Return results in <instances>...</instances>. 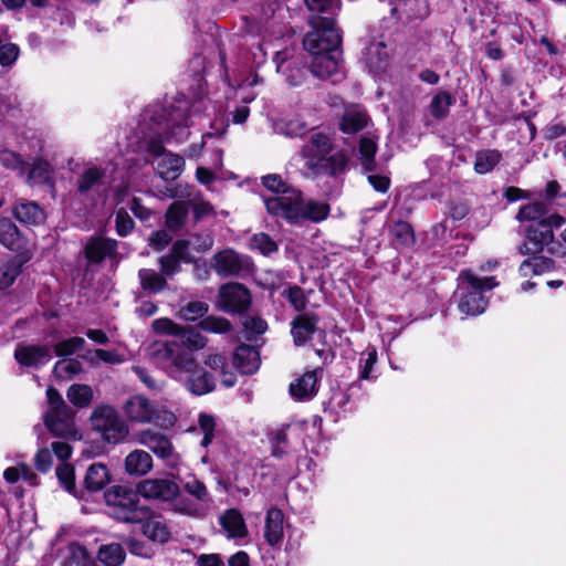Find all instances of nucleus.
<instances>
[{
    "label": "nucleus",
    "mask_w": 566,
    "mask_h": 566,
    "mask_svg": "<svg viewBox=\"0 0 566 566\" xmlns=\"http://www.w3.org/2000/svg\"><path fill=\"white\" fill-rule=\"evenodd\" d=\"M318 324V317L312 313H304L297 315L291 322V334L293 336L294 344L302 346L312 339L316 332Z\"/></svg>",
    "instance_id": "dca6fc26"
},
{
    "label": "nucleus",
    "mask_w": 566,
    "mask_h": 566,
    "mask_svg": "<svg viewBox=\"0 0 566 566\" xmlns=\"http://www.w3.org/2000/svg\"><path fill=\"white\" fill-rule=\"evenodd\" d=\"M158 334L176 336L179 339L155 342L149 346V355L154 358L168 361L169 375L182 381L185 387L193 395H206L216 387L213 376L200 368L192 352L207 346L208 339L199 332L184 327L172 319L157 318L151 324Z\"/></svg>",
    "instance_id": "f257e3e1"
},
{
    "label": "nucleus",
    "mask_w": 566,
    "mask_h": 566,
    "mask_svg": "<svg viewBox=\"0 0 566 566\" xmlns=\"http://www.w3.org/2000/svg\"><path fill=\"white\" fill-rule=\"evenodd\" d=\"M161 273L166 276H172L180 271V261L175 256L167 254L159 259Z\"/></svg>",
    "instance_id": "69168bd1"
},
{
    "label": "nucleus",
    "mask_w": 566,
    "mask_h": 566,
    "mask_svg": "<svg viewBox=\"0 0 566 566\" xmlns=\"http://www.w3.org/2000/svg\"><path fill=\"white\" fill-rule=\"evenodd\" d=\"M140 523L143 524L144 535L150 541L160 544L169 541L170 531L163 516L149 513V511L146 510V516Z\"/></svg>",
    "instance_id": "a211bd4d"
},
{
    "label": "nucleus",
    "mask_w": 566,
    "mask_h": 566,
    "mask_svg": "<svg viewBox=\"0 0 566 566\" xmlns=\"http://www.w3.org/2000/svg\"><path fill=\"white\" fill-rule=\"evenodd\" d=\"M283 296L289 301L295 311L303 312L306 308L308 300L301 287L291 286L283 292Z\"/></svg>",
    "instance_id": "13d9d810"
},
{
    "label": "nucleus",
    "mask_w": 566,
    "mask_h": 566,
    "mask_svg": "<svg viewBox=\"0 0 566 566\" xmlns=\"http://www.w3.org/2000/svg\"><path fill=\"white\" fill-rule=\"evenodd\" d=\"M318 371H319L318 369L307 371L302 377H300V378L295 379L293 382H291V385H290L291 395L294 398L300 399V400L312 398L317 391L316 385H317V380H318V376H317Z\"/></svg>",
    "instance_id": "a878e982"
},
{
    "label": "nucleus",
    "mask_w": 566,
    "mask_h": 566,
    "mask_svg": "<svg viewBox=\"0 0 566 566\" xmlns=\"http://www.w3.org/2000/svg\"><path fill=\"white\" fill-rule=\"evenodd\" d=\"M311 24L313 31L306 33L303 45L312 56V73L321 78L331 77L339 69L340 34L331 18L315 17Z\"/></svg>",
    "instance_id": "f03ea898"
},
{
    "label": "nucleus",
    "mask_w": 566,
    "mask_h": 566,
    "mask_svg": "<svg viewBox=\"0 0 566 566\" xmlns=\"http://www.w3.org/2000/svg\"><path fill=\"white\" fill-rule=\"evenodd\" d=\"M0 163L11 169L19 170L23 172L27 168L25 164L20 159V157L10 150H3L0 153Z\"/></svg>",
    "instance_id": "e2e57ef3"
},
{
    "label": "nucleus",
    "mask_w": 566,
    "mask_h": 566,
    "mask_svg": "<svg viewBox=\"0 0 566 566\" xmlns=\"http://www.w3.org/2000/svg\"><path fill=\"white\" fill-rule=\"evenodd\" d=\"M56 476L64 489L72 493L75 488L74 468L69 463H62L56 468Z\"/></svg>",
    "instance_id": "bf43d9fd"
},
{
    "label": "nucleus",
    "mask_w": 566,
    "mask_h": 566,
    "mask_svg": "<svg viewBox=\"0 0 566 566\" xmlns=\"http://www.w3.org/2000/svg\"><path fill=\"white\" fill-rule=\"evenodd\" d=\"M251 304L249 290L239 283H228L220 287L218 306L228 313H241Z\"/></svg>",
    "instance_id": "9d476101"
},
{
    "label": "nucleus",
    "mask_w": 566,
    "mask_h": 566,
    "mask_svg": "<svg viewBox=\"0 0 566 566\" xmlns=\"http://www.w3.org/2000/svg\"><path fill=\"white\" fill-rule=\"evenodd\" d=\"M66 397L75 407L85 408L94 400V391L88 385L73 384L67 389Z\"/></svg>",
    "instance_id": "f704fd0d"
},
{
    "label": "nucleus",
    "mask_w": 566,
    "mask_h": 566,
    "mask_svg": "<svg viewBox=\"0 0 566 566\" xmlns=\"http://www.w3.org/2000/svg\"><path fill=\"white\" fill-rule=\"evenodd\" d=\"M395 242L399 245H410L415 241L412 228L409 223L399 221L390 230Z\"/></svg>",
    "instance_id": "864d4df0"
},
{
    "label": "nucleus",
    "mask_w": 566,
    "mask_h": 566,
    "mask_svg": "<svg viewBox=\"0 0 566 566\" xmlns=\"http://www.w3.org/2000/svg\"><path fill=\"white\" fill-rule=\"evenodd\" d=\"M82 364L75 358L59 360L54 366V374L62 379H70L82 371Z\"/></svg>",
    "instance_id": "3c124183"
},
{
    "label": "nucleus",
    "mask_w": 566,
    "mask_h": 566,
    "mask_svg": "<svg viewBox=\"0 0 566 566\" xmlns=\"http://www.w3.org/2000/svg\"><path fill=\"white\" fill-rule=\"evenodd\" d=\"M111 480L109 471L105 464L93 463L88 467L84 484L88 491H101Z\"/></svg>",
    "instance_id": "c85d7f7f"
},
{
    "label": "nucleus",
    "mask_w": 566,
    "mask_h": 566,
    "mask_svg": "<svg viewBox=\"0 0 566 566\" xmlns=\"http://www.w3.org/2000/svg\"><path fill=\"white\" fill-rule=\"evenodd\" d=\"M105 170L96 166L87 167L78 176L76 190L82 196L98 193L104 186Z\"/></svg>",
    "instance_id": "6ab92c4d"
},
{
    "label": "nucleus",
    "mask_w": 566,
    "mask_h": 566,
    "mask_svg": "<svg viewBox=\"0 0 566 566\" xmlns=\"http://www.w3.org/2000/svg\"><path fill=\"white\" fill-rule=\"evenodd\" d=\"M85 346V339L82 337H71L64 340L59 342L55 345V354L60 357L71 356L78 350L83 349Z\"/></svg>",
    "instance_id": "6e6d98bb"
},
{
    "label": "nucleus",
    "mask_w": 566,
    "mask_h": 566,
    "mask_svg": "<svg viewBox=\"0 0 566 566\" xmlns=\"http://www.w3.org/2000/svg\"><path fill=\"white\" fill-rule=\"evenodd\" d=\"M249 245L251 250H256L265 256L277 251L276 242L269 234L263 232L252 235Z\"/></svg>",
    "instance_id": "09e8293b"
},
{
    "label": "nucleus",
    "mask_w": 566,
    "mask_h": 566,
    "mask_svg": "<svg viewBox=\"0 0 566 566\" xmlns=\"http://www.w3.org/2000/svg\"><path fill=\"white\" fill-rule=\"evenodd\" d=\"M329 211V205L326 202L312 199L304 200L302 192L298 191L297 198L291 201L280 218L290 223L321 222L328 217Z\"/></svg>",
    "instance_id": "1a4fd4ad"
},
{
    "label": "nucleus",
    "mask_w": 566,
    "mask_h": 566,
    "mask_svg": "<svg viewBox=\"0 0 566 566\" xmlns=\"http://www.w3.org/2000/svg\"><path fill=\"white\" fill-rule=\"evenodd\" d=\"M51 168L45 161H35L28 171L27 181L30 185H41L50 180Z\"/></svg>",
    "instance_id": "603ef678"
},
{
    "label": "nucleus",
    "mask_w": 566,
    "mask_h": 566,
    "mask_svg": "<svg viewBox=\"0 0 566 566\" xmlns=\"http://www.w3.org/2000/svg\"><path fill=\"white\" fill-rule=\"evenodd\" d=\"M171 197L186 199L187 205L192 207L196 219H201L213 213V207L209 202L202 200L200 193L198 191H193L188 185H178Z\"/></svg>",
    "instance_id": "f3484780"
},
{
    "label": "nucleus",
    "mask_w": 566,
    "mask_h": 566,
    "mask_svg": "<svg viewBox=\"0 0 566 566\" xmlns=\"http://www.w3.org/2000/svg\"><path fill=\"white\" fill-rule=\"evenodd\" d=\"M553 262L552 260L544 256H532L524 260L520 268L518 273L523 277H528L532 275L543 274L552 269Z\"/></svg>",
    "instance_id": "c9c22d12"
},
{
    "label": "nucleus",
    "mask_w": 566,
    "mask_h": 566,
    "mask_svg": "<svg viewBox=\"0 0 566 566\" xmlns=\"http://www.w3.org/2000/svg\"><path fill=\"white\" fill-rule=\"evenodd\" d=\"M453 103L452 96L446 92H439L433 96L430 103V112L436 118H443L449 113V108Z\"/></svg>",
    "instance_id": "8fccbe9b"
},
{
    "label": "nucleus",
    "mask_w": 566,
    "mask_h": 566,
    "mask_svg": "<svg viewBox=\"0 0 566 566\" xmlns=\"http://www.w3.org/2000/svg\"><path fill=\"white\" fill-rule=\"evenodd\" d=\"M377 144L369 137H363L359 143V163L366 171H373L376 168L375 155Z\"/></svg>",
    "instance_id": "58836bf2"
},
{
    "label": "nucleus",
    "mask_w": 566,
    "mask_h": 566,
    "mask_svg": "<svg viewBox=\"0 0 566 566\" xmlns=\"http://www.w3.org/2000/svg\"><path fill=\"white\" fill-rule=\"evenodd\" d=\"M219 521L222 530L230 538H241L248 534L247 525L241 513L234 509L224 512Z\"/></svg>",
    "instance_id": "bb28decb"
},
{
    "label": "nucleus",
    "mask_w": 566,
    "mask_h": 566,
    "mask_svg": "<svg viewBox=\"0 0 566 566\" xmlns=\"http://www.w3.org/2000/svg\"><path fill=\"white\" fill-rule=\"evenodd\" d=\"M187 493L193 496L197 501L206 503L209 501V492L206 485L196 476L189 475L180 480Z\"/></svg>",
    "instance_id": "de8ad7c7"
},
{
    "label": "nucleus",
    "mask_w": 566,
    "mask_h": 566,
    "mask_svg": "<svg viewBox=\"0 0 566 566\" xmlns=\"http://www.w3.org/2000/svg\"><path fill=\"white\" fill-rule=\"evenodd\" d=\"M184 158L175 154H165L156 161V170L165 180L177 179L184 171Z\"/></svg>",
    "instance_id": "393cba45"
},
{
    "label": "nucleus",
    "mask_w": 566,
    "mask_h": 566,
    "mask_svg": "<svg viewBox=\"0 0 566 566\" xmlns=\"http://www.w3.org/2000/svg\"><path fill=\"white\" fill-rule=\"evenodd\" d=\"M368 123V117L358 107L347 108L342 117L340 129L346 134H355L363 129Z\"/></svg>",
    "instance_id": "2f4dec72"
},
{
    "label": "nucleus",
    "mask_w": 566,
    "mask_h": 566,
    "mask_svg": "<svg viewBox=\"0 0 566 566\" xmlns=\"http://www.w3.org/2000/svg\"><path fill=\"white\" fill-rule=\"evenodd\" d=\"M139 495L137 490L124 485H114L104 494L111 515L126 523L142 522L146 516V509L138 505Z\"/></svg>",
    "instance_id": "39448f33"
},
{
    "label": "nucleus",
    "mask_w": 566,
    "mask_h": 566,
    "mask_svg": "<svg viewBox=\"0 0 566 566\" xmlns=\"http://www.w3.org/2000/svg\"><path fill=\"white\" fill-rule=\"evenodd\" d=\"M140 286L150 293H159L167 286L166 276L153 269H142L138 272Z\"/></svg>",
    "instance_id": "72a5a7b5"
},
{
    "label": "nucleus",
    "mask_w": 566,
    "mask_h": 566,
    "mask_svg": "<svg viewBox=\"0 0 566 566\" xmlns=\"http://www.w3.org/2000/svg\"><path fill=\"white\" fill-rule=\"evenodd\" d=\"M123 410L132 422L150 423L158 418V410L144 396H133L124 405Z\"/></svg>",
    "instance_id": "ddd939ff"
},
{
    "label": "nucleus",
    "mask_w": 566,
    "mask_h": 566,
    "mask_svg": "<svg viewBox=\"0 0 566 566\" xmlns=\"http://www.w3.org/2000/svg\"><path fill=\"white\" fill-rule=\"evenodd\" d=\"M153 469V458L145 450L136 449L125 458V471L129 475L143 476Z\"/></svg>",
    "instance_id": "b1692460"
},
{
    "label": "nucleus",
    "mask_w": 566,
    "mask_h": 566,
    "mask_svg": "<svg viewBox=\"0 0 566 566\" xmlns=\"http://www.w3.org/2000/svg\"><path fill=\"white\" fill-rule=\"evenodd\" d=\"M332 153V142L322 133L313 134L296 155L303 163L305 176H317L328 170Z\"/></svg>",
    "instance_id": "423d86ee"
},
{
    "label": "nucleus",
    "mask_w": 566,
    "mask_h": 566,
    "mask_svg": "<svg viewBox=\"0 0 566 566\" xmlns=\"http://www.w3.org/2000/svg\"><path fill=\"white\" fill-rule=\"evenodd\" d=\"M46 428L55 436L75 438L77 431L74 426L72 411L69 408L57 411H48L44 417Z\"/></svg>",
    "instance_id": "2eb2a0df"
},
{
    "label": "nucleus",
    "mask_w": 566,
    "mask_h": 566,
    "mask_svg": "<svg viewBox=\"0 0 566 566\" xmlns=\"http://www.w3.org/2000/svg\"><path fill=\"white\" fill-rule=\"evenodd\" d=\"M170 241L171 237L167 231L158 230L150 235L149 245H151L155 250L160 251L165 249Z\"/></svg>",
    "instance_id": "774afa93"
},
{
    "label": "nucleus",
    "mask_w": 566,
    "mask_h": 566,
    "mask_svg": "<svg viewBox=\"0 0 566 566\" xmlns=\"http://www.w3.org/2000/svg\"><path fill=\"white\" fill-rule=\"evenodd\" d=\"M97 559L106 566H119L125 559V551L117 543L101 546Z\"/></svg>",
    "instance_id": "e433bc0d"
},
{
    "label": "nucleus",
    "mask_w": 566,
    "mask_h": 566,
    "mask_svg": "<svg viewBox=\"0 0 566 566\" xmlns=\"http://www.w3.org/2000/svg\"><path fill=\"white\" fill-rule=\"evenodd\" d=\"M199 326L202 331L216 334H224L231 329V324L228 319L217 316H208L203 318Z\"/></svg>",
    "instance_id": "5fc2aeb1"
},
{
    "label": "nucleus",
    "mask_w": 566,
    "mask_h": 566,
    "mask_svg": "<svg viewBox=\"0 0 566 566\" xmlns=\"http://www.w3.org/2000/svg\"><path fill=\"white\" fill-rule=\"evenodd\" d=\"M116 231L119 235H127L134 228V221L124 210H118L115 218Z\"/></svg>",
    "instance_id": "0e129e2a"
},
{
    "label": "nucleus",
    "mask_w": 566,
    "mask_h": 566,
    "mask_svg": "<svg viewBox=\"0 0 566 566\" xmlns=\"http://www.w3.org/2000/svg\"><path fill=\"white\" fill-rule=\"evenodd\" d=\"M20 54L19 46L13 43L0 45V65L3 67H12Z\"/></svg>",
    "instance_id": "052dcab7"
},
{
    "label": "nucleus",
    "mask_w": 566,
    "mask_h": 566,
    "mask_svg": "<svg viewBox=\"0 0 566 566\" xmlns=\"http://www.w3.org/2000/svg\"><path fill=\"white\" fill-rule=\"evenodd\" d=\"M565 219L553 213L546 218V221L532 223L526 228V237L535 247V251L542 252L546 247L548 252L557 256H566V248L559 242L554 241V228H560Z\"/></svg>",
    "instance_id": "0eeeda50"
},
{
    "label": "nucleus",
    "mask_w": 566,
    "mask_h": 566,
    "mask_svg": "<svg viewBox=\"0 0 566 566\" xmlns=\"http://www.w3.org/2000/svg\"><path fill=\"white\" fill-rule=\"evenodd\" d=\"M502 154L496 149L482 150L476 154L474 170L478 174H488L501 161Z\"/></svg>",
    "instance_id": "4c0bfd02"
},
{
    "label": "nucleus",
    "mask_w": 566,
    "mask_h": 566,
    "mask_svg": "<svg viewBox=\"0 0 566 566\" xmlns=\"http://www.w3.org/2000/svg\"><path fill=\"white\" fill-rule=\"evenodd\" d=\"M90 421L92 429L106 443H120L129 433L126 421L122 419L115 407L108 403L97 405L91 413Z\"/></svg>",
    "instance_id": "20e7f679"
},
{
    "label": "nucleus",
    "mask_w": 566,
    "mask_h": 566,
    "mask_svg": "<svg viewBox=\"0 0 566 566\" xmlns=\"http://www.w3.org/2000/svg\"><path fill=\"white\" fill-rule=\"evenodd\" d=\"M259 352L250 345H240L233 355V364L242 374L251 375L260 367Z\"/></svg>",
    "instance_id": "5701e85b"
},
{
    "label": "nucleus",
    "mask_w": 566,
    "mask_h": 566,
    "mask_svg": "<svg viewBox=\"0 0 566 566\" xmlns=\"http://www.w3.org/2000/svg\"><path fill=\"white\" fill-rule=\"evenodd\" d=\"M205 365L212 371L219 374L221 382L226 387L234 386L237 377L234 373L227 368V358L218 353H211L207 355Z\"/></svg>",
    "instance_id": "c756f323"
},
{
    "label": "nucleus",
    "mask_w": 566,
    "mask_h": 566,
    "mask_svg": "<svg viewBox=\"0 0 566 566\" xmlns=\"http://www.w3.org/2000/svg\"><path fill=\"white\" fill-rule=\"evenodd\" d=\"M67 557L64 566H94L93 558L88 555L85 547L73 543L67 547Z\"/></svg>",
    "instance_id": "49530a36"
},
{
    "label": "nucleus",
    "mask_w": 566,
    "mask_h": 566,
    "mask_svg": "<svg viewBox=\"0 0 566 566\" xmlns=\"http://www.w3.org/2000/svg\"><path fill=\"white\" fill-rule=\"evenodd\" d=\"M209 306L202 301H191L181 306L177 317L185 322H196L208 313Z\"/></svg>",
    "instance_id": "a18cd8bd"
},
{
    "label": "nucleus",
    "mask_w": 566,
    "mask_h": 566,
    "mask_svg": "<svg viewBox=\"0 0 566 566\" xmlns=\"http://www.w3.org/2000/svg\"><path fill=\"white\" fill-rule=\"evenodd\" d=\"M14 357L21 365L38 367L51 359V353L46 346H19L14 352Z\"/></svg>",
    "instance_id": "aec40b11"
},
{
    "label": "nucleus",
    "mask_w": 566,
    "mask_h": 566,
    "mask_svg": "<svg viewBox=\"0 0 566 566\" xmlns=\"http://www.w3.org/2000/svg\"><path fill=\"white\" fill-rule=\"evenodd\" d=\"M138 442L160 459L175 461L177 458L170 440L159 432L143 430L138 434Z\"/></svg>",
    "instance_id": "4468645a"
},
{
    "label": "nucleus",
    "mask_w": 566,
    "mask_h": 566,
    "mask_svg": "<svg viewBox=\"0 0 566 566\" xmlns=\"http://www.w3.org/2000/svg\"><path fill=\"white\" fill-rule=\"evenodd\" d=\"M284 514L281 510L272 507L266 512L264 538L271 546L281 544L284 535L283 531Z\"/></svg>",
    "instance_id": "4be33fe9"
},
{
    "label": "nucleus",
    "mask_w": 566,
    "mask_h": 566,
    "mask_svg": "<svg viewBox=\"0 0 566 566\" xmlns=\"http://www.w3.org/2000/svg\"><path fill=\"white\" fill-rule=\"evenodd\" d=\"M179 491L178 483L168 478L145 479L137 484V492L147 500L170 501Z\"/></svg>",
    "instance_id": "f8f14e48"
},
{
    "label": "nucleus",
    "mask_w": 566,
    "mask_h": 566,
    "mask_svg": "<svg viewBox=\"0 0 566 566\" xmlns=\"http://www.w3.org/2000/svg\"><path fill=\"white\" fill-rule=\"evenodd\" d=\"M12 213L21 223L38 226L44 222L43 209L33 201L19 200L12 208Z\"/></svg>",
    "instance_id": "412c9836"
},
{
    "label": "nucleus",
    "mask_w": 566,
    "mask_h": 566,
    "mask_svg": "<svg viewBox=\"0 0 566 566\" xmlns=\"http://www.w3.org/2000/svg\"><path fill=\"white\" fill-rule=\"evenodd\" d=\"M499 285L495 276H479L472 270H462L458 276V308L464 316L482 314L488 307L484 292Z\"/></svg>",
    "instance_id": "7ed1b4c3"
},
{
    "label": "nucleus",
    "mask_w": 566,
    "mask_h": 566,
    "mask_svg": "<svg viewBox=\"0 0 566 566\" xmlns=\"http://www.w3.org/2000/svg\"><path fill=\"white\" fill-rule=\"evenodd\" d=\"M188 217L186 199L172 202L166 212V226L169 230L177 231L182 228Z\"/></svg>",
    "instance_id": "473e14b6"
},
{
    "label": "nucleus",
    "mask_w": 566,
    "mask_h": 566,
    "mask_svg": "<svg viewBox=\"0 0 566 566\" xmlns=\"http://www.w3.org/2000/svg\"><path fill=\"white\" fill-rule=\"evenodd\" d=\"M52 453L48 448L40 449L35 454V467L41 472H48L52 468Z\"/></svg>",
    "instance_id": "338daca9"
},
{
    "label": "nucleus",
    "mask_w": 566,
    "mask_h": 566,
    "mask_svg": "<svg viewBox=\"0 0 566 566\" xmlns=\"http://www.w3.org/2000/svg\"><path fill=\"white\" fill-rule=\"evenodd\" d=\"M262 185L272 192L263 197V202L269 214L280 218L291 201L298 196V189L285 182L280 175L272 174L262 177Z\"/></svg>",
    "instance_id": "6e6552de"
},
{
    "label": "nucleus",
    "mask_w": 566,
    "mask_h": 566,
    "mask_svg": "<svg viewBox=\"0 0 566 566\" xmlns=\"http://www.w3.org/2000/svg\"><path fill=\"white\" fill-rule=\"evenodd\" d=\"M389 57V51L384 42H374L366 50V60L370 69L378 70Z\"/></svg>",
    "instance_id": "79ce46f5"
},
{
    "label": "nucleus",
    "mask_w": 566,
    "mask_h": 566,
    "mask_svg": "<svg viewBox=\"0 0 566 566\" xmlns=\"http://www.w3.org/2000/svg\"><path fill=\"white\" fill-rule=\"evenodd\" d=\"M3 479L11 484L23 480L33 485L35 484L36 474L29 465L22 463L17 467L7 468L3 472Z\"/></svg>",
    "instance_id": "37998d69"
},
{
    "label": "nucleus",
    "mask_w": 566,
    "mask_h": 566,
    "mask_svg": "<svg viewBox=\"0 0 566 566\" xmlns=\"http://www.w3.org/2000/svg\"><path fill=\"white\" fill-rule=\"evenodd\" d=\"M377 363V353L375 348H368L364 356L360 358L359 364V377L360 379H369L370 371L373 370L375 364Z\"/></svg>",
    "instance_id": "680f3d73"
},
{
    "label": "nucleus",
    "mask_w": 566,
    "mask_h": 566,
    "mask_svg": "<svg viewBox=\"0 0 566 566\" xmlns=\"http://www.w3.org/2000/svg\"><path fill=\"white\" fill-rule=\"evenodd\" d=\"M0 243L12 251H18L22 248L20 231L8 218L0 219Z\"/></svg>",
    "instance_id": "7c9ffc66"
},
{
    "label": "nucleus",
    "mask_w": 566,
    "mask_h": 566,
    "mask_svg": "<svg viewBox=\"0 0 566 566\" xmlns=\"http://www.w3.org/2000/svg\"><path fill=\"white\" fill-rule=\"evenodd\" d=\"M212 268L220 276H239L250 272L252 263L248 256L228 249L213 256Z\"/></svg>",
    "instance_id": "9b49d317"
},
{
    "label": "nucleus",
    "mask_w": 566,
    "mask_h": 566,
    "mask_svg": "<svg viewBox=\"0 0 566 566\" xmlns=\"http://www.w3.org/2000/svg\"><path fill=\"white\" fill-rule=\"evenodd\" d=\"M274 130L287 137H298L304 135L308 127L301 119H280L274 124Z\"/></svg>",
    "instance_id": "c03bdc74"
},
{
    "label": "nucleus",
    "mask_w": 566,
    "mask_h": 566,
    "mask_svg": "<svg viewBox=\"0 0 566 566\" xmlns=\"http://www.w3.org/2000/svg\"><path fill=\"white\" fill-rule=\"evenodd\" d=\"M21 272V262L11 259L0 263V290L10 287Z\"/></svg>",
    "instance_id": "a19ab883"
},
{
    "label": "nucleus",
    "mask_w": 566,
    "mask_h": 566,
    "mask_svg": "<svg viewBox=\"0 0 566 566\" xmlns=\"http://www.w3.org/2000/svg\"><path fill=\"white\" fill-rule=\"evenodd\" d=\"M116 242L111 239L93 238L85 247V255L90 262H101L115 251Z\"/></svg>",
    "instance_id": "cd10ccee"
},
{
    "label": "nucleus",
    "mask_w": 566,
    "mask_h": 566,
    "mask_svg": "<svg viewBox=\"0 0 566 566\" xmlns=\"http://www.w3.org/2000/svg\"><path fill=\"white\" fill-rule=\"evenodd\" d=\"M547 210L544 203L534 202L522 207L517 213V220L521 222L527 221L539 223L546 221Z\"/></svg>",
    "instance_id": "ea45409f"
},
{
    "label": "nucleus",
    "mask_w": 566,
    "mask_h": 566,
    "mask_svg": "<svg viewBox=\"0 0 566 566\" xmlns=\"http://www.w3.org/2000/svg\"><path fill=\"white\" fill-rule=\"evenodd\" d=\"M198 424L199 429L203 433L201 446L207 448L214 438L216 419L211 415L200 413Z\"/></svg>",
    "instance_id": "4d7b16f0"
}]
</instances>
